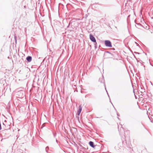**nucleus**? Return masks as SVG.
<instances>
[{
    "mask_svg": "<svg viewBox=\"0 0 153 153\" xmlns=\"http://www.w3.org/2000/svg\"><path fill=\"white\" fill-rule=\"evenodd\" d=\"M105 44L106 46L111 47H112L111 42L108 40H105Z\"/></svg>",
    "mask_w": 153,
    "mask_h": 153,
    "instance_id": "obj_3",
    "label": "nucleus"
},
{
    "mask_svg": "<svg viewBox=\"0 0 153 153\" xmlns=\"http://www.w3.org/2000/svg\"><path fill=\"white\" fill-rule=\"evenodd\" d=\"M82 110V107L81 106V105H80L79 106V109L78 112V114L79 115L80 113H81Z\"/></svg>",
    "mask_w": 153,
    "mask_h": 153,
    "instance_id": "obj_9",
    "label": "nucleus"
},
{
    "mask_svg": "<svg viewBox=\"0 0 153 153\" xmlns=\"http://www.w3.org/2000/svg\"><path fill=\"white\" fill-rule=\"evenodd\" d=\"M89 144L90 146L94 148L95 146L94 145L93 142L91 141H90L89 143Z\"/></svg>",
    "mask_w": 153,
    "mask_h": 153,
    "instance_id": "obj_6",
    "label": "nucleus"
},
{
    "mask_svg": "<svg viewBox=\"0 0 153 153\" xmlns=\"http://www.w3.org/2000/svg\"><path fill=\"white\" fill-rule=\"evenodd\" d=\"M122 144L121 143H119L118 146H120V147H119L120 148L121 147H122Z\"/></svg>",
    "mask_w": 153,
    "mask_h": 153,
    "instance_id": "obj_12",
    "label": "nucleus"
},
{
    "mask_svg": "<svg viewBox=\"0 0 153 153\" xmlns=\"http://www.w3.org/2000/svg\"><path fill=\"white\" fill-rule=\"evenodd\" d=\"M140 88H141V92H143L144 91V89H143L142 88V87H140Z\"/></svg>",
    "mask_w": 153,
    "mask_h": 153,
    "instance_id": "obj_13",
    "label": "nucleus"
},
{
    "mask_svg": "<svg viewBox=\"0 0 153 153\" xmlns=\"http://www.w3.org/2000/svg\"><path fill=\"white\" fill-rule=\"evenodd\" d=\"M90 39L91 41L94 42H96V40L95 37L91 34H90Z\"/></svg>",
    "mask_w": 153,
    "mask_h": 153,
    "instance_id": "obj_4",
    "label": "nucleus"
},
{
    "mask_svg": "<svg viewBox=\"0 0 153 153\" xmlns=\"http://www.w3.org/2000/svg\"><path fill=\"white\" fill-rule=\"evenodd\" d=\"M117 116H118V117L120 116V115H119V114H118V113H117Z\"/></svg>",
    "mask_w": 153,
    "mask_h": 153,
    "instance_id": "obj_18",
    "label": "nucleus"
},
{
    "mask_svg": "<svg viewBox=\"0 0 153 153\" xmlns=\"http://www.w3.org/2000/svg\"><path fill=\"white\" fill-rule=\"evenodd\" d=\"M32 58L31 56H28L26 57V59L28 62H30L32 60Z\"/></svg>",
    "mask_w": 153,
    "mask_h": 153,
    "instance_id": "obj_7",
    "label": "nucleus"
},
{
    "mask_svg": "<svg viewBox=\"0 0 153 153\" xmlns=\"http://www.w3.org/2000/svg\"><path fill=\"white\" fill-rule=\"evenodd\" d=\"M10 123L9 121L4 120L3 122L2 126V128L4 130H7L10 129Z\"/></svg>",
    "mask_w": 153,
    "mask_h": 153,
    "instance_id": "obj_1",
    "label": "nucleus"
},
{
    "mask_svg": "<svg viewBox=\"0 0 153 153\" xmlns=\"http://www.w3.org/2000/svg\"><path fill=\"white\" fill-rule=\"evenodd\" d=\"M99 81L101 83H104V85L105 86L104 79V77L103 76H102V77L101 78H100L99 79Z\"/></svg>",
    "mask_w": 153,
    "mask_h": 153,
    "instance_id": "obj_5",
    "label": "nucleus"
},
{
    "mask_svg": "<svg viewBox=\"0 0 153 153\" xmlns=\"http://www.w3.org/2000/svg\"><path fill=\"white\" fill-rule=\"evenodd\" d=\"M48 150H49V147H48V146H47V147H46V148H45L46 152L47 153H48Z\"/></svg>",
    "mask_w": 153,
    "mask_h": 153,
    "instance_id": "obj_11",
    "label": "nucleus"
},
{
    "mask_svg": "<svg viewBox=\"0 0 153 153\" xmlns=\"http://www.w3.org/2000/svg\"><path fill=\"white\" fill-rule=\"evenodd\" d=\"M107 52V53H109V54H111V55H113V54H112L111 53H110L109 52H108V51Z\"/></svg>",
    "mask_w": 153,
    "mask_h": 153,
    "instance_id": "obj_16",
    "label": "nucleus"
},
{
    "mask_svg": "<svg viewBox=\"0 0 153 153\" xmlns=\"http://www.w3.org/2000/svg\"><path fill=\"white\" fill-rule=\"evenodd\" d=\"M150 65L152 66H153V64H152V63H150Z\"/></svg>",
    "mask_w": 153,
    "mask_h": 153,
    "instance_id": "obj_19",
    "label": "nucleus"
},
{
    "mask_svg": "<svg viewBox=\"0 0 153 153\" xmlns=\"http://www.w3.org/2000/svg\"><path fill=\"white\" fill-rule=\"evenodd\" d=\"M118 127L120 135H122L124 131V128L123 127L121 124L118 125Z\"/></svg>",
    "mask_w": 153,
    "mask_h": 153,
    "instance_id": "obj_2",
    "label": "nucleus"
},
{
    "mask_svg": "<svg viewBox=\"0 0 153 153\" xmlns=\"http://www.w3.org/2000/svg\"><path fill=\"white\" fill-rule=\"evenodd\" d=\"M125 134L124 133V137H121V139H122V142L123 143L124 142V140L125 141H126V140H125Z\"/></svg>",
    "mask_w": 153,
    "mask_h": 153,
    "instance_id": "obj_10",
    "label": "nucleus"
},
{
    "mask_svg": "<svg viewBox=\"0 0 153 153\" xmlns=\"http://www.w3.org/2000/svg\"><path fill=\"white\" fill-rule=\"evenodd\" d=\"M94 46L97 45V44L96 42H96H94Z\"/></svg>",
    "mask_w": 153,
    "mask_h": 153,
    "instance_id": "obj_14",
    "label": "nucleus"
},
{
    "mask_svg": "<svg viewBox=\"0 0 153 153\" xmlns=\"http://www.w3.org/2000/svg\"><path fill=\"white\" fill-rule=\"evenodd\" d=\"M105 90H106V88H105ZM106 90V92H107V94H108V97H109V95H108V92H107V90Z\"/></svg>",
    "mask_w": 153,
    "mask_h": 153,
    "instance_id": "obj_17",
    "label": "nucleus"
},
{
    "mask_svg": "<svg viewBox=\"0 0 153 153\" xmlns=\"http://www.w3.org/2000/svg\"><path fill=\"white\" fill-rule=\"evenodd\" d=\"M117 118L119 120H120V119L118 117H117Z\"/></svg>",
    "mask_w": 153,
    "mask_h": 153,
    "instance_id": "obj_20",
    "label": "nucleus"
},
{
    "mask_svg": "<svg viewBox=\"0 0 153 153\" xmlns=\"http://www.w3.org/2000/svg\"><path fill=\"white\" fill-rule=\"evenodd\" d=\"M97 45L94 46L95 49H96L97 48Z\"/></svg>",
    "mask_w": 153,
    "mask_h": 153,
    "instance_id": "obj_15",
    "label": "nucleus"
},
{
    "mask_svg": "<svg viewBox=\"0 0 153 153\" xmlns=\"http://www.w3.org/2000/svg\"><path fill=\"white\" fill-rule=\"evenodd\" d=\"M17 94H18L19 96L20 95L21 96V97H19V98L23 97L24 96V95L22 91H19L18 92Z\"/></svg>",
    "mask_w": 153,
    "mask_h": 153,
    "instance_id": "obj_8",
    "label": "nucleus"
}]
</instances>
